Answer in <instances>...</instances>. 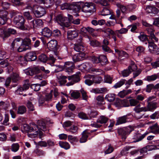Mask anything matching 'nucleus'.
Masks as SVG:
<instances>
[{"label": "nucleus", "mask_w": 159, "mask_h": 159, "mask_svg": "<svg viewBox=\"0 0 159 159\" xmlns=\"http://www.w3.org/2000/svg\"><path fill=\"white\" fill-rule=\"evenodd\" d=\"M59 144L61 147L66 150H67L70 148V145L67 142L60 141L59 142Z\"/></svg>", "instance_id": "nucleus-36"}, {"label": "nucleus", "mask_w": 159, "mask_h": 159, "mask_svg": "<svg viewBox=\"0 0 159 159\" xmlns=\"http://www.w3.org/2000/svg\"><path fill=\"white\" fill-rule=\"evenodd\" d=\"M16 60L17 63L22 66H25L27 64V61L24 57L19 56L16 57Z\"/></svg>", "instance_id": "nucleus-20"}, {"label": "nucleus", "mask_w": 159, "mask_h": 159, "mask_svg": "<svg viewBox=\"0 0 159 159\" xmlns=\"http://www.w3.org/2000/svg\"><path fill=\"white\" fill-rule=\"evenodd\" d=\"M142 24L143 25L146 27V31L148 34H149L148 37L151 40L154 41L156 42H158V39L155 37L154 34V30L153 27V25L148 23L146 21H143Z\"/></svg>", "instance_id": "nucleus-3"}, {"label": "nucleus", "mask_w": 159, "mask_h": 159, "mask_svg": "<svg viewBox=\"0 0 159 159\" xmlns=\"http://www.w3.org/2000/svg\"><path fill=\"white\" fill-rule=\"evenodd\" d=\"M74 48L75 51L80 53H84V51L86 49L82 43L75 44L74 45Z\"/></svg>", "instance_id": "nucleus-21"}, {"label": "nucleus", "mask_w": 159, "mask_h": 159, "mask_svg": "<svg viewBox=\"0 0 159 159\" xmlns=\"http://www.w3.org/2000/svg\"><path fill=\"white\" fill-rule=\"evenodd\" d=\"M115 95L113 94H108L107 95L105 96V98L107 99L108 101L109 102H112L114 101V105H115V103L116 102V100L118 98H115L114 97Z\"/></svg>", "instance_id": "nucleus-34"}, {"label": "nucleus", "mask_w": 159, "mask_h": 159, "mask_svg": "<svg viewBox=\"0 0 159 159\" xmlns=\"http://www.w3.org/2000/svg\"><path fill=\"white\" fill-rule=\"evenodd\" d=\"M97 101V105L98 106H100L105 103L104 98L103 96L100 95L98 96L96 98Z\"/></svg>", "instance_id": "nucleus-44"}, {"label": "nucleus", "mask_w": 159, "mask_h": 159, "mask_svg": "<svg viewBox=\"0 0 159 159\" xmlns=\"http://www.w3.org/2000/svg\"><path fill=\"white\" fill-rule=\"evenodd\" d=\"M39 59L41 61L45 63L46 62L48 59L46 56L43 54H41L39 57Z\"/></svg>", "instance_id": "nucleus-50"}, {"label": "nucleus", "mask_w": 159, "mask_h": 159, "mask_svg": "<svg viewBox=\"0 0 159 159\" xmlns=\"http://www.w3.org/2000/svg\"><path fill=\"white\" fill-rule=\"evenodd\" d=\"M71 99L75 100L80 98V93L77 91H74L70 94Z\"/></svg>", "instance_id": "nucleus-32"}, {"label": "nucleus", "mask_w": 159, "mask_h": 159, "mask_svg": "<svg viewBox=\"0 0 159 159\" xmlns=\"http://www.w3.org/2000/svg\"><path fill=\"white\" fill-rule=\"evenodd\" d=\"M64 70L68 74L72 73L75 69V65L72 62H67L65 64Z\"/></svg>", "instance_id": "nucleus-14"}, {"label": "nucleus", "mask_w": 159, "mask_h": 159, "mask_svg": "<svg viewBox=\"0 0 159 159\" xmlns=\"http://www.w3.org/2000/svg\"><path fill=\"white\" fill-rule=\"evenodd\" d=\"M71 125V122L70 121H67L64 123L63 126L66 129V128H70Z\"/></svg>", "instance_id": "nucleus-64"}, {"label": "nucleus", "mask_w": 159, "mask_h": 159, "mask_svg": "<svg viewBox=\"0 0 159 159\" xmlns=\"http://www.w3.org/2000/svg\"><path fill=\"white\" fill-rule=\"evenodd\" d=\"M33 153L36 154L39 156H45V152L43 150L38 148H36L35 149L33 152Z\"/></svg>", "instance_id": "nucleus-48"}, {"label": "nucleus", "mask_w": 159, "mask_h": 159, "mask_svg": "<svg viewBox=\"0 0 159 159\" xmlns=\"http://www.w3.org/2000/svg\"><path fill=\"white\" fill-rule=\"evenodd\" d=\"M147 12L148 13H156L158 12V9L155 7L151 5H148L146 8Z\"/></svg>", "instance_id": "nucleus-27"}, {"label": "nucleus", "mask_w": 159, "mask_h": 159, "mask_svg": "<svg viewBox=\"0 0 159 159\" xmlns=\"http://www.w3.org/2000/svg\"><path fill=\"white\" fill-rule=\"evenodd\" d=\"M132 92V90H122L118 93V96L123 98L126 95L131 93Z\"/></svg>", "instance_id": "nucleus-33"}, {"label": "nucleus", "mask_w": 159, "mask_h": 159, "mask_svg": "<svg viewBox=\"0 0 159 159\" xmlns=\"http://www.w3.org/2000/svg\"><path fill=\"white\" fill-rule=\"evenodd\" d=\"M29 47H25L21 43L20 46L18 48L17 50L18 52H21L23 51H25L27 49H29Z\"/></svg>", "instance_id": "nucleus-59"}, {"label": "nucleus", "mask_w": 159, "mask_h": 159, "mask_svg": "<svg viewBox=\"0 0 159 159\" xmlns=\"http://www.w3.org/2000/svg\"><path fill=\"white\" fill-rule=\"evenodd\" d=\"M16 30L14 29L9 28L8 29L7 32H6L5 29H0V37L3 38L4 40L6 38L10 36V34H15L16 33Z\"/></svg>", "instance_id": "nucleus-9"}, {"label": "nucleus", "mask_w": 159, "mask_h": 159, "mask_svg": "<svg viewBox=\"0 0 159 159\" xmlns=\"http://www.w3.org/2000/svg\"><path fill=\"white\" fill-rule=\"evenodd\" d=\"M113 78L109 75H105L104 78V81L107 83L109 84L111 83Z\"/></svg>", "instance_id": "nucleus-52"}, {"label": "nucleus", "mask_w": 159, "mask_h": 159, "mask_svg": "<svg viewBox=\"0 0 159 159\" xmlns=\"http://www.w3.org/2000/svg\"><path fill=\"white\" fill-rule=\"evenodd\" d=\"M94 5L93 3L91 2H86L84 3L82 10L84 12L91 13L93 11L94 9Z\"/></svg>", "instance_id": "nucleus-11"}, {"label": "nucleus", "mask_w": 159, "mask_h": 159, "mask_svg": "<svg viewBox=\"0 0 159 159\" xmlns=\"http://www.w3.org/2000/svg\"><path fill=\"white\" fill-rule=\"evenodd\" d=\"M114 150L113 147L110 144L108 145V148L105 151V154L110 153L112 152Z\"/></svg>", "instance_id": "nucleus-53"}, {"label": "nucleus", "mask_w": 159, "mask_h": 159, "mask_svg": "<svg viewBox=\"0 0 159 159\" xmlns=\"http://www.w3.org/2000/svg\"><path fill=\"white\" fill-rule=\"evenodd\" d=\"M131 130L126 127L118 128L117 132L119 135L120 136L122 140L124 141L126 139L127 135L129 134Z\"/></svg>", "instance_id": "nucleus-7"}, {"label": "nucleus", "mask_w": 159, "mask_h": 159, "mask_svg": "<svg viewBox=\"0 0 159 159\" xmlns=\"http://www.w3.org/2000/svg\"><path fill=\"white\" fill-rule=\"evenodd\" d=\"M31 41L29 38H25L23 40L21 43L25 47H29V49L31 48L30 45L31 44Z\"/></svg>", "instance_id": "nucleus-37"}, {"label": "nucleus", "mask_w": 159, "mask_h": 159, "mask_svg": "<svg viewBox=\"0 0 159 159\" xmlns=\"http://www.w3.org/2000/svg\"><path fill=\"white\" fill-rule=\"evenodd\" d=\"M138 38L142 42H144L147 41H149L148 39V36L143 33H141Z\"/></svg>", "instance_id": "nucleus-38"}, {"label": "nucleus", "mask_w": 159, "mask_h": 159, "mask_svg": "<svg viewBox=\"0 0 159 159\" xmlns=\"http://www.w3.org/2000/svg\"><path fill=\"white\" fill-rule=\"evenodd\" d=\"M60 8L62 10L64 9L72 10L73 11L76 12L78 10L76 6L70 4L69 3L65 2L60 5Z\"/></svg>", "instance_id": "nucleus-12"}, {"label": "nucleus", "mask_w": 159, "mask_h": 159, "mask_svg": "<svg viewBox=\"0 0 159 159\" xmlns=\"http://www.w3.org/2000/svg\"><path fill=\"white\" fill-rule=\"evenodd\" d=\"M38 123V124L37 125L34 123H32L30 125L26 124H24L23 125V128L27 133L35 132L37 133V134L39 133V138L41 139L43 134L41 130L47 133L49 131L47 129L46 123L44 121L39 120Z\"/></svg>", "instance_id": "nucleus-1"}, {"label": "nucleus", "mask_w": 159, "mask_h": 159, "mask_svg": "<svg viewBox=\"0 0 159 159\" xmlns=\"http://www.w3.org/2000/svg\"><path fill=\"white\" fill-rule=\"evenodd\" d=\"M20 39L17 38L15 39L12 42L10 47L11 50L12 51H16L20 44Z\"/></svg>", "instance_id": "nucleus-19"}, {"label": "nucleus", "mask_w": 159, "mask_h": 159, "mask_svg": "<svg viewBox=\"0 0 159 159\" xmlns=\"http://www.w3.org/2000/svg\"><path fill=\"white\" fill-rule=\"evenodd\" d=\"M98 114V112L94 110H91V111L88 113V115L90 119L94 118L97 117Z\"/></svg>", "instance_id": "nucleus-42"}, {"label": "nucleus", "mask_w": 159, "mask_h": 159, "mask_svg": "<svg viewBox=\"0 0 159 159\" xmlns=\"http://www.w3.org/2000/svg\"><path fill=\"white\" fill-rule=\"evenodd\" d=\"M111 14L110 11L107 8H104L100 14L103 16L110 15Z\"/></svg>", "instance_id": "nucleus-47"}, {"label": "nucleus", "mask_w": 159, "mask_h": 159, "mask_svg": "<svg viewBox=\"0 0 159 159\" xmlns=\"http://www.w3.org/2000/svg\"><path fill=\"white\" fill-rule=\"evenodd\" d=\"M128 68L132 71H135L137 68L136 65L134 62H132L131 64L129 66Z\"/></svg>", "instance_id": "nucleus-58"}, {"label": "nucleus", "mask_w": 159, "mask_h": 159, "mask_svg": "<svg viewBox=\"0 0 159 159\" xmlns=\"http://www.w3.org/2000/svg\"><path fill=\"white\" fill-rule=\"evenodd\" d=\"M118 56L120 58L122 57H124L122 59H124L125 58L127 57H128V54L125 52L122 51H120V52Z\"/></svg>", "instance_id": "nucleus-61"}, {"label": "nucleus", "mask_w": 159, "mask_h": 159, "mask_svg": "<svg viewBox=\"0 0 159 159\" xmlns=\"http://www.w3.org/2000/svg\"><path fill=\"white\" fill-rule=\"evenodd\" d=\"M99 59H100V63L102 65H104L108 63V61L105 56L104 55H100Z\"/></svg>", "instance_id": "nucleus-39"}, {"label": "nucleus", "mask_w": 159, "mask_h": 159, "mask_svg": "<svg viewBox=\"0 0 159 159\" xmlns=\"http://www.w3.org/2000/svg\"><path fill=\"white\" fill-rule=\"evenodd\" d=\"M26 58L29 61L35 60L37 59L35 53L34 52H30L27 53L25 55Z\"/></svg>", "instance_id": "nucleus-23"}, {"label": "nucleus", "mask_w": 159, "mask_h": 159, "mask_svg": "<svg viewBox=\"0 0 159 159\" xmlns=\"http://www.w3.org/2000/svg\"><path fill=\"white\" fill-rule=\"evenodd\" d=\"M8 14V12L6 11L0 12V24L3 25L6 23L7 20Z\"/></svg>", "instance_id": "nucleus-18"}, {"label": "nucleus", "mask_w": 159, "mask_h": 159, "mask_svg": "<svg viewBox=\"0 0 159 159\" xmlns=\"http://www.w3.org/2000/svg\"><path fill=\"white\" fill-rule=\"evenodd\" d=\"M130 115L129 114L117 118L116 125H117L124 124L130 121V117H129Z\"/></svg>", "instance_id": "nucleus-13"}, {"label": "nucleus", "mask_w": 159, "mask_h": 159, "mask_svg": "<svg viewBox=\"0 0 159 159\" xmlns=\"http://www.w3.org/2000/svg\"><path fill=\"white\" fill-rule=\"evenodd\" d=\"M37 3L43 4L45 7H48L52 5L54 3V0H34Z\"/></svg>", "instance_id": "nucleus-17"}, {"label": "nucleus", "mask_w": 159, "mask_h": 159, "mask_svg": "<svg viewBox=\"0 0 159 159\" xmlns=\"http://www.w3.org/2000/svg\"><path fill=\"white\" fill-rule=\"evenodd\" d=\"M14 22L16 26L21 29L24 27V19L21 16L17 15L14 19Z\"/></svg>", "instance_id": "nucleus-6"}, {"label": "nucleus", "mask_w": 159, "mask_h": 159, "mask_svg": "<svg viewBox=\"0 0 159 159\" xmlns=\"http://www.w3.org/2000/svg\"><path fill=\"white\" fill-rule=\"evenodd\" d=\"M157 103L154 101L151 102H148V108H146L149 111H151L152 110L156 109L157 107Z\"/></svg>", "instance_id": "nucleus-28"}, {"label": "nucleus", "mask_w": 159, "mask_h": 159, "mask_svg": "<svg viewBox=\"0 0 159 159\" xmlns=\"http://www.w3.org/2000/svg\"><path fill=\"white\" fill-rule=\"evenodd\" d=\"M78 127L76 125H73L70 128L66 129L67 131H69L72 134H76L78 133Z\"/></svg>", "instance_id": "nucleus-30"}, {"label": "nucleus", "mask_w": 159, "mask_h": 159, "mask_svg": "<svg viewBox=\"0 0 159 159\" xmlns=\"http://www.w3.org/2000/svg\"><path fill=\"white\" fill-rule=\"evenodd\" d=\"M11 77H9L7 78L5 84V85L6 87V88L10 89L12 88L11 86L9 85V84L11 83Z\"/></svg>", "instance_id": "nucleus-56"}, {"label": "nucleus", "mask_w": 159, "mask_h": 159, "mask_svg": "<svg viewBox=\"0 0 159 159\" xmlns=\"http://www.w3.org/2000/svg\"><path fill=\"white\" fill-rule=\"evenodd\" d=\"M78 117L83 120H87L89 119L88 117L87 116L86 114L83 112H80L78 114Z\"/></svg>", "instance_id": "nucleus-57"}, {"label": "nucleus", "mask_w": 159, "mask_h": 159, "mask_svg": "<svg viewBox=\"0 0 159 159\" xmlns=\"http://www.w3.org/2000/svg\"><path fill=\"white\" fill-rule=\"evenodd\" d=\"M85 56V54L84 53H80L72 56V59L74 62H76L83 60Z\"/></svg>", "instance_id": "nucleus-16"}, {"label": "nucleus", "mask_w": 159, "mask_h": 159, "mask_svg": "<svg viewBox=\"0 0 159 159\" xmlns=\"http://www.w3.org/2000/svg\"><path fill=\"white\" fill-rule=\"evenodd\" d=\"M53 92V90H51L50 92L49 93L46 94L44 97L47 101L50 100L52 97V93Z\"/></svg>", "instance_id": "nucleus-55"}, {"label": "nucleus", "mask_w": 159, "mask_h": 159, "mask_svg": "<svg viewBox=\"0 0 159 159\" xmlns=\"http://www.w3.org/2000/svg\"><path fill=\"white\" fill-rule=\"evenodd\" d=\"M152 41V42L148 41V47L150 52L152 53L157 55L159 54V48L154 43L156 42L154 41Z\"/></svg>", "instance_id": "nucleus-10"}, {"label": "nucleus", "mask_w": 159, "mask_h": 159, "mask_svg": "<svg viewBox=\"0 0 159 159\" xmlns=\"http://www.w3.org/2000/svg\"><path fill=\"white\" fill-rule=\"evenodd\" d=\"M42 34L47 37H49L51 36L52 34V31L48 27H45L42 29L41 32Z\"/></svg>", "instance_id": "nucleus-26"}, {"label": "nucleus", "mask_w": 159, "mask_h": 159, "mask_svg": "<svg viewBox=\"0 0 159 159\" xmlns=\"http://www.w3.org/2000/svg\"><path fill=\"white\" fill-rule=\"evenodd\" d=\"M159 78V75L157 74H154L153 75L148 76L146 78V80L148 81H154L157 78Z\"/></svg>", "instance_id": "nucleus-40"}, {"label": "nucleus", "mask_w": 159, "mask_h": 159, "mask_svg": "<svg viewBox=\"0 0 159 159\" xmlns=\"http://www.w3.org/2000/svg\"><path fill=\"white\" fill-rule=\"evenodd\" d=\"M87 131V130H85L83 132L82 136L80 140V143H84L87 141L89 137L88 135L90 134V133H88Z\"/></svg>", "instance_id": "nucleus-25"}, {"label": "nucleus", "mask_w": 159, "mask_h": 159, "mask_svg": "<svg viewBox=\"0 0 159 159\" xmlns=\"http://www.w3.org/2000/svg\"><path fill=\"white\" fill-rule=\"evenodd\" d=\"M159 112L156 111L154 113L152 114L150 116L151 119H158L159 118Z\"/></svg>", "instance_id": "nucleus-62"}, {"label": "nucleus", "mask_w": 159, "mask_h": 159, "mask_svg": "<svg viewBox=\"0 0 159 159\" xmlns=\"http://www.w3.org/2000/svg\"><path fill=\"white\" fill-rule=\"evenodd\" d=\"M31 8L35 16L37 18L43 16L46 13L44 8L38 5H34L33 7H29L28 8Z\"/></svg>", "instance_id": "nucleus-4"}, {"label": "nucleus", "mask_w": 159, "mask_h": 159, "mask_svg": "<svg viewBox=\"0 0 159 159\" xmlns=\"http://www.w3.org/2000/svg\"><path fill=\"white\" fill-rule=\"evenodd\" d=\"M85 37L86 38H87L89 39V40L90 41V44L93 47H97L99 45L100 43L97 41L96 40H91L90 37L88 35H86L85 36Z\"/></svg>", "instance_id": "nucleus-31"}, {"label": "nucleus", "mask_w": 159, "mask_h": 159, "mask_svg": "<svg viewBox=\"0 0 159 159\" xmlns=\"http://www.w3.org/2000/svg\"><path fill=\"white\" fill-rule=\"evenodd\" d=\"M26 111V108L24 106H21L18 107L17 111L18 114H23Z\"/></svg>", "instance_id": "nucleus-43"}, {"label": "nucleus", "mask_w": 159, "mask_h": 159, "mask_svg": "<svg viewBox=\"0 0 159 159\" xmlns=\"http://www.w3.org/2000/svg\"><path fill=\"white\" fill-rule=\"evenodd\" d=\"M125 81L126 80H121L114 85V88L116 89L120 88L125 83Z\"/></svg>", "instance_id": "nucleus-46"}, {"label": "nucleus", "mask_w": 159, "mask_h": 159, "mask_svg": "<svg viewBox=\"0 0 159 159\" xmlns=\"http://www.w3.org/2000/svg\"><path fill=\"white\" fill-rule=\"evenodd\" d=\"M35 69L34 68L28 69L25 70V72L26 75L32 76L35 74L36 72L35 71Z\"/></svg>", "instance_id": "nucleus-45"}, {"label": "nucleus", "mask_w": 159, "mask_h": 159, "mask_svg": "<svg viewBox=\"0 0 159 159\" xmlns=\"http://www.w3.org/2000/svg\"><path fill=\"white\" fill-rule=\"evenodd\" d=\"M115 106L118 107H127L129 106H136L134 109L136 113H139L142 111H147L148 110L145 107L139 108L140 106L139 101L136 99H131L127 100H122L120 98H117L115 103Z\"/></svg>", "instance_id": "nucleus-2"}, {"label": "nucleus", "mask_w": 159, "mask_h": 159, "mask_svg": "<svg viewBox=\"0 0 159 159\" xmlns=\"http://www.w3.org/2000/svg\"><path fill=\"white\" fill-rule=\"evenodd\" d=\"M9 119V115L8 114H5L4 120L3 121L2 124L5 125H8L9 123L8 122Z\"/></svg>", "instance_id": "nucleus-49"}, {"label": "nucleus", "mask_w": 159, "mask_h": 159, "mask_svg": "<svg viewBox=\"0 0 159 159\" xmlns=\"http://www.w3.org/2000/svg\"><path fill=\"white\" fill-rule=\"evenodd\" d=\"M91 78L93 79V83L94 82L96 83H100L102 80L101 77L93 75H91Z\"/></svg>", "instance_id": "nucleus-41"}, {"label": "nucleus", "mask_w": 159, "mask_h": 159, "mask_svg": "<svg viewBox=\"0 0 159 159\" xmlns=\"http://www.w3.org/2000/svg\"><path fill=\"white\" fill-rule=\"evenodd\" d=\"M67 38L68 39H72L77 37L78 34L75 30H70L67 31Z\"/></svg>", "instance_id": "nucleus-24"}, {"label": "nucleus", "mask_w": 159, "mask_h": 159, "mask_svg": "<svg viewBox=\"0 0 159 159\" xmlns=\"http://www.w3.org/2000/svg\"><path fill=\"white\" fill-rule=\"evenodd\" d=\"M65 116L66 117L70 118L72 119H73L75 116V115L72 112L70 111H67L65 114Z\"/></svg>", "instance_id": "nucleus-60"}, {"label": "nucleus", "mask_w": 159, "mask_h": 159, "mask_svg": "<svg viewBox=\"0 0 159 159\" xmlns=\"http://www.w3.org/2000/svg\"><path fill=\"white\" fill-rule=\"evenodd\" d=\"M57 78L60 84L61 85L65 84L66 82V79L67 77L66 76L61 74H59L57 75Z\"/></svg>", "instance_id": "nucleus-29"}, {"label": "nucleus", "mask_w": 159, "mask_h": 159, "mask_svg": "<svg viewBox=\"0 0 159 159\" xmlns=\"http://www.w3.org/2000/svg\"><path fill=\"white\" fill-rule=\"evenodd\" d=\"M57 22L62 27H68L69 24L67 22V18L62 15H59L56 18Z\"/></svg>", "instance_id": "nucleus-8"}, {"label": "nucleus", "mask_w": 159, "mask_h": 159, "mask_svg": "<svg viewBox=\"0 0 159 159\" xmlns=\"http://www.w3.org/2000/svg\"><path fill=\"white\" fill-rule=\"evenodd\" d=\"M108 120V118L103 116H101L98 119L97 123H100L101 124L106 123Z\"/></svg>", "instance_id": "nucleus-35"}, {"label": "nucleus", "mask_w": 159, "mask_h": 159, "mask_svg": "<svg viewBox=\"0 0 159 159\" xmlns=\"http://www.w3.org/2000/svg\"><path fill=\"white\" fill-rule=\"evenodd\" d=\"M81 66L86 70H89L92 67V65L88 62L85 63L81 65Z\"/></svg>", "instance_id": "nucleus-54"}, {"label": "nucleus", "mask_w": 159, "mask_h": 159, "mask_svg": "<svg viewBox=\"0 0 159 159\" xmlns=\"http://www.w3.org/2000/svg\"><path fill=\"white\" fill-rule=\"evenodd\" d=\"M91 75H89V78L85 80V83L89 86L91 85L93 83V79L91 78Z\"/></svg>", "instance_id": "nucleus-63"}, {"label": "nucleus", "mask_w": 159, "mask_h": 159, "mask_svg": "<svg viewBox=\"0 0 159 159\" xmlns=\"http://www.w3.org/2000/svg\"><path fill=\"white\" fill-rule=\"evenodd\" d=\"M57 41L55 40H52L48 43L47 47L49 50L55 51L57 50Z\"/></svg>", "instance_id": "nucleus-15"}, {"label": "nucleus", "mask_w": 159, "mask_h": 159, "mask_svg": "<svg viewBox=\"0 0 159 159\" xmlns=\"http://www.w3.org/2000/svg\"><path fill=\"white\" fill-rule=\"evenodd\" d=\"M148 133L147 132L142 135H141L139 134H135L133 136V139L134 140L133 142L136 143L139 142L143 139L148 134Z\"/></svg>", "instance_id": "nucleus-22"}, {"label": "nucleus", "mask_w": 159, "mask_h": 159, "mask_svg": "<svg viewBox=\"0 0 159 159\" xmlns=\"http://www.w3.org/2000/svg\"><path fill=\"white\" fill-rule=\"evenodd\" d=\"M80 72H78L75 74L68 76V78L70 82L66 84V85L68 86L72 85L75 83L79 82L80 80Z\"/></svg>", "instance_id": "nucleus-5"}, {"label": "nucleus", "mask_w": 159, "mask_h": 159, "mask_svg": "<svg viewBox=\"0 0 159 159\" xmlns=\"http://www.w3.org/2000/svg\"><path fill=\"white\" fill-rule=\"evenodd\" d=\"M19 145L18 143H13L11 146V150L12 151L16 152L19 149Z\"/></svg>", "instance_id": "nucleus-51"}]
</instances>
